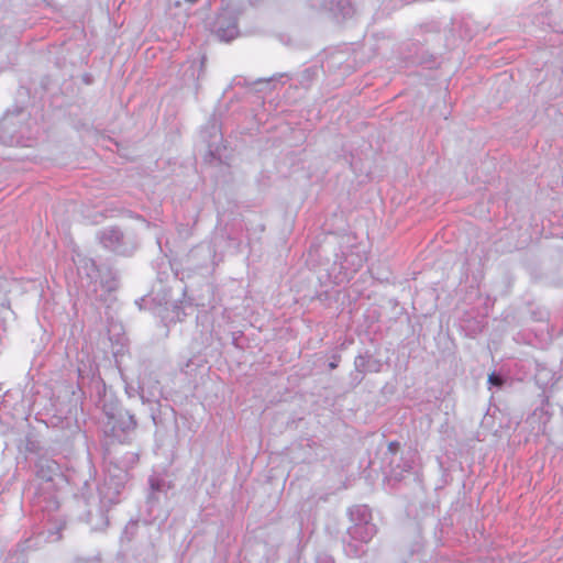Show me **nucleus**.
I'll use <instances>...</instances> for the list:
<instances>
[{
	"label": "nucleus",
	"mask_w": 563,
	"mask_h": 563,
	"mask_svg": "<svg viewBox=\"0 0 563 563\" xmlns=\"http://www.w3.org/2000/svg\"><path fill=\"white\" fill-rule=\"evenodd\" d=\"M187 2L195 3L197 0H186Z\"/></svg>",
	"instance_id": "2"
},
{
	"label": "nucleus",
	"mask_w": 563,
	"mask_h": 563,
	"mask_svg": "<svg viewBox=\"0 0 563 563\" xmlns=\"http://www.w3.org/2000/svg\"><path fill=\"white\" fill-rule=\"evenodd\" d=\"M488 382L495 386H501L503 385V379L495 375V374H490L489 377H488Z\"/></svg>",
	"instance_id": "1"
}]
</instances>
